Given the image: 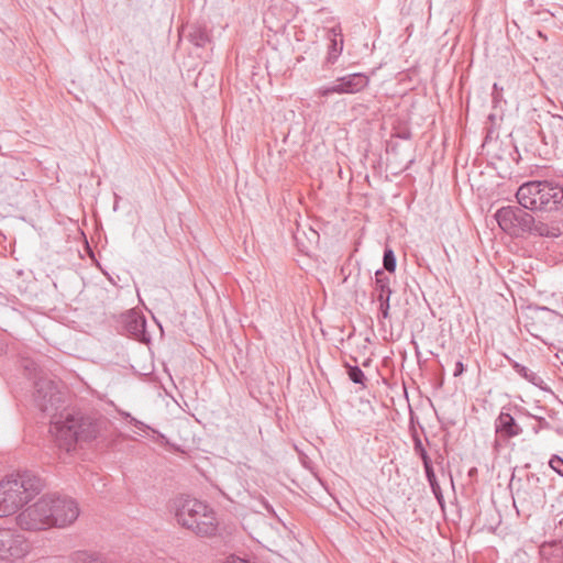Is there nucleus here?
Returning <instances> with one entry per match:
<instances>
[{
    "instance_id": "nucleus-18",
    "label": "nucleus",
    "mask_w": 563,
    "mask_h": 563,
    "mask_svg": "<svg viewBox=\"0 0 563 563\" xmlns=\"http://www.w3.org/2000/svg\"><path fill=\"white\" fill-rule=\"evenodd\" d=\"M74 563H102L101 558L97 554H90L88 552H77L73 556Z\"/></svg>"
},
{
    "instance_id": "nucleus-4",
    "label": "nucleus",
    "mask_w": 563,
    "mask_h": 563,
    "mask_svg": "<svg viewBox=\"0 0 563 563\" xmlns=\"http://www.w3.org/2000/svg\"><path fill=\"white\" fill-rule=\"evenodd\" d=\"M175 516L179 525L199 537H212L217 532L218 521L213 509L198 499H180Z\"/></svg>"
},
{
    "instance_id": "nucleus-20",
    "label": "nucleus",
    "mask_w": 563,
    "mask_h": 563,
    "mask_svg": "<svg viewBox=\"0 0 563 563\" xmlns=\"http://www.w3.org/2000/svg\"><path fill=\"white\" fill-rule=\"evenodd\" d=\"M413 450H415L416 454H418L420 456V459L422 460V463H426V461L427 462L431 461L426 449L423 448L421 439L417 435L413 437Z\"/></svg>"
},
{
    "instance_id": "nucleus-11",
    "label": "nucleus",
    "mask_w": 563,
    "mask_h": 563,
    "mask_svg": "<svg viewBox=\"0 0 563 563\" xmlns=\"http://www.w3.org/2000/svg\"><path fill=\"white\" fill-rule=\"evenodd\" d=\"M187 34L186 37L197 47H205L208 43H210V35L205 25L201 24H190L187 25Z\"/></svg>"
},
{
    "instance_id": "nucleus-37",
    "label": "nucleus",
    "mask_w": 563,
    "mask_h": 563,
    "mask_svg": "<svg viewBox=\"0 0 563 563\" xmlns=\"http://www.w3.org/2000/svg\"><path fill=\"white\" fill-rule=\"evenodd\" d=\"M333 35L336 36L338 33L335 32V29H332Z\"/></svg>"
},
{
    "instance_id": "nucleus-6",
    "label": "nucleus",
    "mask_w": 563,
    "mask_h": 563,
    "mask_svg": "<svg viewBox=\"0 0 563 563\" xmlns=\"http://www.w3.org/2000/svg\"><path fill=\"white\" fill-rule=\"evenodd\" d=\"M495 218L499 228L515 238L527 235L530 225L533 224V216L517 206L501 207Z\"/></svg>"
},
{
    "instance_id": "nucleus-7",
    "label": "nucleus",
    "mask_w": 563,
    "mask_h": 563,
    "mask_svg": "<svg viewBox=\"0 0 563 563\" xmlns=\"http://www.w3.org/2000/svg\"><path fill=\"white\" fill-rule=\"evenodd\" d=\"M26 542L11 529H0V558L19 559L27 552Z\"/></svg>"
},
{
    "instance_id": "nucleus-2",
    "label": "nucleus",
    "mask_w": 563,
    "mask_h": 563,
    "mask_svg": "<svg viewBox=\"0 0 563 563\" xmlns=\"http://www.w3.org/2000/svg\"><path fill=\"white\" fill-rule=\"evenodd\" d=\"M79 516L77 503L59 494H46L16 517L18 526L24 530H45L51 527L64 528Z\"/></svg>"
},
{
    "instance_id": "nucleus-24",
    "label": "nucleus",
    "mask_w": 563,
    "mask_h": 563,
    "mask_svg": "<svg viewBox=\"0 0 563 563\" xmlns=\"http://www.w3.org/2000/svg\"><path fill=\"white\" fill-rule=\"evenodd\" d=\"M550 467L563 477V459L559 455H553L549 461Z\"/></svg>"
},
{
    "instance_id": "nucleus-5",
    "label": "nucleus",
    "mask_w": 563,
    "mask_h": 563,
    "mask_svg": "<svg viewBox=\"0 0 563 563\" xmlns=\"http://www.w3.org/2000/svg\"><path fill=\"white\" fill-rule=\"evenodd\" d=\"M44 487L41 477L31 471L18 472L0 482V494H2L12 510L16 512L22 506L29 503Z\"/></svg>"
},
{
    "instance_id": "nucleus-15",
    "label": "nucleus",
    "mask_w": 563,
    "mask_h": 563,
    "mask_svg": "<svg viewBox=\"0 0 563 563\" xmlns=\"http://www.w3.org/2000/svg\"><path fill=\"white\" fill-rule=\"evenodd\" d=\"M142 432H143V439H152L156 443L164 445V446L169 445V441L165 434L158 432L157 430L151 428L150 426H146L145 423H143Z\"/></svg>"
},
{
    "instance_id": "nucleus-12",
    "label": "nucleus",
    "mask_w": 563,
    "mask_h": 563,
    "mask_svg": "<svg viewBox=\"0 0 563 563\" xmlns=\"http://www.w3.org/2000/svg\"><path fill=\"white\" fill-rule=\"evenodd\" d=\"M527 235L556 238L560 235V228L554 223L543 222L533 218V224L530 225Z\"/></svg>"
},
{
    "instance_id": "nucleus-22",
    "label": "nucleus",
    "mask_w": 563,
    "mask_h": 563,
    "mask_svg": "<svg viewBox=\"0 0 563 563\" xmlns=\"http://www.w3.org/2000/svg\"><path fill=\"white\" fill-rule=\"evenodd\" d=\"M558 318V314L553 311V310H550L548 308H539L537 311H536V319L540 320V321H544V320H554Z\"/></svg>"
},
{
    "instance_id": "nucleus-9",
    "label": "nucleus",
    "mask_w": 563,
    "mask_h": 563,
    "mask_svg": "<svg viewBox=\"0 0 563 563\" xmlns=\"http://www.w3.org/2000/svg\"><path fill=\"white\" fill-rule=\"evenodd\" d=\"M141 316L136 309H131L120 317V329L123 334L129 335L136 341L141 342V329H140Z\"/></svg>"
},
{
    "instance_id": "nucleus-17",
    "label": "nucleus",
    "mask_w": 563,
    "mask_h": 563,
    "mask_svg": "<svg viewBox=\"0 0 563 563\" xmlns=\"http://www.w3.org/2000/svg\"><path fill=\"white\" fill-rule=\"evenodd\" d=\"M345 368H346L349 378L354 384H360L363 387H365L366 377H365L363 371L358 366H353V365H350V364L346 363L345 364Z\"/></svg>"
},
{
    "instance_id": "nucleus-26",
    "label": "nucleus",
    "mask_w": 563,
    "mask_h": 563,
    "mask_svg": "<svg viewBox=\"0 0 563 563\" xmlns=\"http://www.w3.org/2000/svg\"><path fill=\"white\" fill-rule=\"evenodd\" d=\"M332 93H338L335 82H333V85H331L329 87H321L316 91V95L321 96V97H328Z\"/></svg>"
},
{
    "instance_id": "nucleus-27",
    "label": "nucleus",
    "mask_w": 563,
    "mask_h": 563,
    "mask_svg": "<svg viewBox=\"0 0 563 563\" xmlns=\"http://www.w3.org/2000/svg\"><path fill=\"white\" fill-rule=\"evenodd\" d=\"M463 372H464V364H463V362H462V361H457V362L455 363V368H454V373H453V375H454L455 377H457V376H461V375L463 374Z\"/></svg>"
},
{
    "instance_id": "nucleus-34",
    "label": "nucleus",
    "mask_w": 563,
    "mask_h": 563,
    "mask_svg": "<svg viewBox=\"0 0 563 563\" xmlns=\"http://www.w3.org/2000/svg\"><path fill=\"white\" fill-rule=\"evenodd\" d=\"M474 472H476V468H472V470L470 471V475L474 474Z\"/></svg>"
},
{
    "instance_id": "nucleus-14",
    "label": "nucleus",
    "mask_w": 563,
    "mask_h": 563,
    "mask_svg": "<svg viewBox=\"0 0 563 563\" xmlns=\"http://www.w3.org/2000/svg\"><path fill=\"white\" fill-rule=\"evenodd\" d=\"M512 367L516 371V373H518L521 377H523L529 383H531L536 386H539L542 383V378L537 373L531 371L530 368H528L519 363H514Z\"/></svg>"
},
{
    "instance_id": "nucleus-29",
    "label": "nucleus",
    "mask_w": 563,
    "mask_h": 563,
    "mask_svg": "<svg viewBox=\"0 0 563 563\" xmlns=\"http://www.w3.org/2000/svg\"><path fill=\"white\" fill-rule=\"evenodd\" d=\"M431 488H432V492L434 493V495L439 498L440 496V486L438 484V481L433 482V483H429Z\"/></svg>"
},
{
    "instance_id": "nucleus-25",
    "label": "nucleus",
    "mask_w": 563,
    "mask_h": 563,
    "mask_svg": "<svg viewBox=\"0 0 563 563\" xmlns=\"http://www.w3.org/2000/svg\"><path fill=\"white\" fill-rule=\"evenodd\" d=\"M423 467H424V472H426V476H427V479L429 483H433L437 481V477H435V474H434V471H433V466H432V462L429 461L426 463H423Z\"/></svg>"
},
{
    "instance_id": "nucleus-30",
    "label": "nucleus",
    "mask_w": 563,
    "mask_h": 563,
    "mask_svg": "<svg viewBox=\"0 0 563 563\" xmlns=\"http://www.w3.org/2000/svg\"><path fill=\"white\" fill-rule=\"evenodd\" d=\"M145 327V320L143 319V328ZM143 343L145 341H148V339L145 338V330L143 329V336H142Z\"/></svg>"
},
{
    "instance_id": "nucleus-13",
    "label": "nucleus",
    "mask_w": 563,
    "mask_h": 563,
    "mask_svg": "<svg viewBox=\"0 0 563 563\" xmlns=\"http://www.w3.org/2000/svg\"><path fill=\"white\" fill-rule=\"evenodd\" d=\"M375 289L378 291V296H388V299H390L393 294L390 289V278L383 269H378L375 273Z\"/></svg>"
},
{
    "instance_id": "nucleus-21",
    "label": "nucleus",
    "mask_w": 563,
    "mask_h": 563,
    "mask_svg": "<svg viewBox=\"0 0 563 563\" xmlns=\"http://www.w3.org/2000/svg\"><path fill=\"white\" fill-rule=\"evenodd\" d=\"M341 52H342V44L339 46L336 40L333 38L331 41V45H330L329 52H328V57H327L328 63L333 64L338 59Z\"/></svg>"
},
{
    "instance_id": "nucleus-16",
    "label": "nucleus",
    "mask_w": 563,
    "mask_h": 563,
    "mask_svg": "<svg viewBox=\"0 0 563 563\" xmlns=\"http://www.w3.org/2000/svg\"><path fill=\"white\" fill-rule=\"evenodd\" d=\"M549 126L552 129L554 140L556 142L563 141V117L558 114L551 115Z\"/></svg>"
},
{
    "instance_id": "nucleus-8",
    "label": "nucleus",
    "mask_w": 563,
    "mask_h": 563,
    "mask_svg": "<svg viewBox=\"0 0 563 563\" xmlns=\"http://www.w3.org/2000/svg\"><path fill=\"white\" fill-rule=\"evenodd\" d=\"M368 77L362 73H354L338 78L334 82L336 85L338 93H356L368 85Z\"/></svg>"
},
{
    "instance_id": "nucleus-36",
    "label": "nucleus",
    "mask_w": 563,
    "mask_h": 563,
    "mask_svg": "<svg viewBox=\"0 0 563 563\" xmlns=\"http://www.w3.org/2000/svg\"><path fill=\"white\" fill-rule=\"evenodd\" d=\"M494 90L499 91V88H497V84L494 85Z\"/></svg>"
},
{
    "instance_id": "nucleus-32",
    "label": "nucleus",
    "mask_w": 563,
    "mask_h": 563,
    "mask_svg": "<svg viewBox=\"0 0 563 563\" xmlns=\"http://www.w3.org/2000/svg\"><path fill=\"white\" fill-rule=\"evenodd\" d=\"M530 332H531V334H532L533 336H536V338H541V335H540L539 333H534V332H532V331H530Z\"/></svg>"
},
{
    "instance_id": "nucleus-10",
    "label": "nucleus",
    "mask_w": 563,
    "mask_h": 563,
    "mask_svg": "<svg viewBox=\"0 0 563 563\" xmlns=\"http://www.w3.org/2000/svg\"><path fill=\"white\" fill-rule=\"evenodd\" d=\"M496 433L507 440L519 435L522 432L521 427L517 424L514 417L508 412H500L495 421Z\"/></svg>"
},
{
    "instance_id": "nucleus-19",
    "label": "nucleus",
    "mask_w": 563,
    "mask_h": 563,
    "mask_svg": "<svg viewBox=\"0 0 563 563\" xmlns=\"http://www.w3.org/2000/svg\"><path fill=\"white\" fill-rule=\"evenodd\" d=\"M383 265L384 269L388 273H394L396 269V256L394 251L389 247H386L384 251Z\"/></svg>"
},
{
    "instance_id": "nucleus-3",
    "label": "nucleus",
    "mask_w": 563,
    "mask_h": 563,
    "mask_svg": "<svg viewBox=\"0 0 563 563\" xmlns=\"http://www.w3.org/2000/svg\"><path fill=\"white\" fill-rule=\"evenodd\" d=\"M516 198L523 209L551 212L563 206V188L549 181H527L518 188Z\"/></svg>"
},
{
    "instance_id": "nucleus-23",
    "label": "nucleus",
    "mask_w": 563,
    "mask_h": 563,
    "mask_svg": "<svg viewBox=\"0 0 563 563\" xmlns=\"http://www.w3.org/2000/svg\"><path fill=\"white\" fill-rule=\"evenodd\" d=\"M389 300L388 296H377V301L379 302L380 314L384 319L389 317Z\"/></svg>"
},
{
    "instance_id": "nucleus-35",
    "label": "nucleus",
    "mask_w": 563,
    "mask_h": 563,
    "mask_svg": "<svg viewBox=\"0 0 563 563\" xmlns=\"http://www.w3.org/2000/svg\"><path fill=\"white\" fill-rule=\"evenodd\" d=\"M494 90L499 91V88H497V84L494 85Z\"/></svg>"
},
{
    "instance_id": "nucleus-1",
    "label": "nucleus",
    "mask_w": 563,
    "mask_h": 563,
    "mask_svg": "<svg viewBox=\"0 0 563 563\" xmlns=\"http://www.w3.org/2000/svg\"><path fill=\"white\" fill-rule=\"evenodd\" d=\"M21 367L30 378H36L34 402L42 412L52 418L49 432L60 449L69 452L76 443L88 442L97 437L99 428L90 417L81 413H60L57 418V411L62 407V395L54 380L37 376V364L33 360L23 357Z\"/></svg>"
},
{
    "instance_id": "nucleus-31",
    "label": "nucleus",
    "mask_w": 563,
    "mask_h": 563,
    "mask_svg": "<svg viewBox=\"0 0 563 563\" xmlns=\"http://www.w3.org/2000/svg\"><path fill=\"white\" fill-rule=\"evenodd\" d=\"M136 296H137L139 300L141 301V291L139 288H136Z\"/></svg>"
},
{
    "instance_id": "nucleus-33",
    "label": "nucleus",
    "mask_w": 563,
    "mask_h": 563,
    "mask_svg": "<svg viewBox=\"0 0 563 563\" xmlns=\"http://www.w3.org/2000/svg\"><path fill=\"white\" fill-rule=\"evenodd\" d=\"M312 235L318 239V233L316 231H311Z\"/></svg>"
},
{
    "instance_id": "nucleus-28",
    "label": "nucleus",
    "mask_w": 563,
    "mask_h": 563,
    "mask_svg": "<svg viewBox=\"0 0 563 563\" xmlns=\"http://www.w3.org/2000/svg\"><path fill=\"white\" fill-rule=\"evenodd\" d=\"M223 563H250V562L244 559H241L239 556L231 555V556L227 558Z\"/></svg>"
},
{
    "instance_id": "nucleus-38",
    "label": "nucleus",
    "mask_w": 563,
    "mask_h": 563,
    "mask_svg": "<svg viewBox=\"0 0 563 563\" xmlns=\"http://www.w3.org/2000/svg\"><path fill=\"white\" fill-rule=\"evenodd\" d=\"M1 352H3V347H2V346H0V353H1Z\"/></svg>"
}]
</instances>
